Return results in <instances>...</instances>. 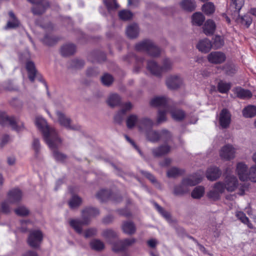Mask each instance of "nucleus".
I'll use <instances>...</instances> for the list:
<instances>
[{"mask_svg":"<svg viewBox=\"0 0 256 256\" xmlns=\"http://www.w3.org/2000/svg\"><path fill=\"white\" fill-rule=\"evenodd\" d=\"M135 48L137 51L146 52L150 56L156 57L160 56V50L150 40H145L136 44Z\"/></svg>","mask_w":256,"mask_h":256,"instance_id":"20e7f679","label":"nucleus"},{"mask_svg":"<svg viewBox=\"0 0 256 256\" xmlns=\"http://www.w3.org/2000/svg\"><path fill=\"white\" fill-rule=\"evenodd\" d=\"M224 190L232 192L235 190L238 186V180L234 176H227L224 180Z\"/></svg>","mask_w":256,"mask_h":256,"instance_id":"2eb2a0df","label":"nucleus"},{"mask_svg":"<svg viewBox=\"0 0 256 256\" xmlns=\"http://www.w3.org/2000/svg\"><path fill=\"white\" fill-rule=\"evenodd\" d=\"M221 172L216 167H210L208 168L206 172L207 178L211 181H214L220 178Z\"/></svg>","mask_w":256,"mask_h":256,"instance_id":"6ab92c4d","label":"nucleus"},{"mask_svg":"<svg viewBox=\"0 0 256 256\" xmlns=\"http://www.w3.org/2000/svg\"><path fill=\"white\" fill-rule=\"evenodd\" d=\"M96 233V230L95 228H92L87 230L84 232V236L86 238H89L94 236Z\"/></svg>","mask_w":256,"mask_h":256,"instance_id":"338daca9","label":"nucleus"},{"mask_svg":"<svg viewBox=\"0 0 256 256\" xmlns=\"http://www.w3.org/2000/svg\"><path fill=\"white\" fill-rule=\"evenodd\" d=\"M252 22V18L248 16H244L241 18V22L242 24L246 26L248 28L251 24Z\"/></svg>","mask_w":256,"mask_h":256,"instance_id":"69168bd1","label":"nucleus"},{"mask_svg":"<svg viewBox=\"0 0 256 256\" xmlns=\"http://www.w3.org/2000/svg\"><path fill=\"white\" fill-rule=\"evenodd\" d=\"M32 148L36 152H38L40 150V141L37 138H34L32 142Z\"/></svg>","mask_w":256,"mask_h":256,"instance_id":"774afa93","label":"nucleus"},{"mask_svg":"<svg viewBox=\"0 0 256 256\" xmlns=\"http://www.w3.org/2000/svg\"><path fill=\"white\" fill-rule=\"evenodd\" d=\"M22 198V192L18 188L14 189L9 192L8 195V200L11 204L16 203Z\"/></svg>","mask_w":256,"mask_h":256,"instance_id":"f3484780","label":"nucleus"},{"mask_svg":"<svg viewBox=\"0 0 256 256\" xmlns=\"http://www.w3.org/2000/svg\"><path fill=\"white\" fill-rule=\"evenodd\" d=\"M236 152V150L232 146L226 144L221 148L220 156L222 159L229 160L234 158Z\"/></svg>","mask_w":256,"mask_h":256,"instance_id":"9d476101","label":"nucleus"},{"mask_svg":"<svg viewBox=\"0 0 256 256\" xmlns=\"http://www.w3.org/2000/svg\"><path fill=\"white\" fill-rule=\"evenodd\" d=\"M60 144H61L60 145H58L57 147L51 149L54 150L53 156L54 159L58 162H64L67 158L66 155L56 150V148H57Z\"/></svg>","mask_w":256,"mask_h":256,"instance_id":"79ce46f5","label":"nucleus"},{"mask_svg":"<svg viewBox=\"0 0 256 256\" xmlns=\"http://www.w3.org/2000/svg\"><path fill=\"white\" fill-rule=\"evenodd\" d=\"M212 44L208 38H204L199 41L196 45L198 49L202 52L207 53L211 49Z\"/></svg>","mask_w":256,"mask_h":256,"instance_id":"aec40b11","label":"nucleus"},{"mask_svg":"<svg viewBox=\"0 0 256 256\" xmlns=\"http://www.w3.org/2000/svg\"><path fill=\"white\" fill-rule=\"evenodd\" d=\"M167 102L166 98L164 96H156L150 101V105L152 106H164Z\"/></svg>","mask_w":256,"mask_h":256,"instance_id":"f704fd0d","label":"nucleus"},{"mask_svg":"<svg viewBox=\"0 0 256 256\" xmlns=\"http://www.w3.org/2000/svg\"><path fill=\"white\" fill-rule=\"evenodd\" d=\"M202 28L204 32L206 35H212L215 31L216 24L213 20H208L205 22Z\"/></svg>","mask_w":256,"mask_h":256,"instance_id":"c85d7f7f","label":"nucleus"},{"mask_svg":"<svg viewBox=\"0 0 256 256\" xmlns=\"http://www.w3.org/2000/svg\"><path fill=\"white\" fill-rule=\"evenodd\" d=\"M82 199L77 196H73L69 201V206L71 208H74L79 206L82 203Z\"/></svg>","mask_w":256,"mask_h":256,"instance_id":"8fccbe9b","label":"nucleus"},{"mask_svg":"<svg viewBox=\"0 0 256 256\" xmlns=\"http://www.w3.org/2000/svg\"><path fill=\"white\" fill-rule=\"evenodd\" d=\"M219 124L222 128H229L231 122V114L226 108L222 110L219 116Z\"/></svg>","mask_w":256,"mask_h":256,"instance_id":"9b49d317","label":"nucleus"},{"mask_svg":"<svg viewBox=\"0 0 256 256\" xmlns=\"http://www.w3.org/2000/svg\"><path fill=\"white\" fill-rule=\"evenodd\" d=\"M118 16L120 19L128 20L132 19L133 14L129 10H122L119 12Z\"/></svg>","mask_w":256,"mask_h":256,"instance_id":"3c124183","label":"nucleus"},{"mask_svg":"<svg viewBox=\"0 0 256 256\" xmlns=\"http://www.w3.org/2000/svg\"><path fill=\"white\" fill-rule=\"evenodd\" d=\"M234 92L236 96L241 99L249 98L252 96L250 90L240 87L236 88L234 90Z\"/></svg>","mask_w":256,"mask_h":256,"instance_id":"c756f323","label":"nucleus"},{"mask_svg":"<svg viewBox=\"0 0 256 256\" xmlns=\"http://www.w3.org/2000/svg\"><path fill=\"white\" fill-rule=\"evenodd\" d=\"M122 228L123 232L128 235H132L136 232V228L134 224L132 222H123Z\"/></svg>","mask_w":256,"mask_h":256,"instance_id":"a878e982","label":"nucleus"},{"mask_svg":"<svg viewBox=\"0 0 256 256\" xmlns=\"http://www.w3.org/2000/svg\"><path fill=\"white\" fill-rule=\"evenodd\" d=\"M170 113L172 118L176 121L182 120L186 116L185 112L183 110L178 108L172 110Z\"/></svg>","mask_w":256,"mask_h":256,"instance_id":"2f4dec72","label":"nucleus"},{"mask_svg":"<svg viewBox=\"0 0 256 256\" xmlns=\"http://www.w3.org/2000/svg\"><path fill=\"white\" fill-rule=\"evenodd\" d=\"M28 1L34 4L32 10L35 14H43L49 6L48 2L46 0H28Z\"/></svg>","mask_w":256,"mask_h":256,"instance_id":"1a4fd4ad","label":"nucleus"},{"mask_svg":"<svg viewBox=\"0 0 256 256\" xmlns=\"http://www.w3.org/2000/svg\"><path fill=\"white\" fill-rule=\"evenodd\" d=\"M136 242L134 238H126L120 240L113 244L112 250L115 252H118L124 250L128 246H132Z\"/></svg>","mask_w":256,"mask_h":256,"instance_id":"6e6552de","label":"nucleus"},{"mask_svg":"<svg viewBox=\"0 0 256 256\" xmlns=\"http://www.w3.org/2000/svg\"><path fill=\"white\" fill-rule=\"evenodd\" d=\"M242 116L246 118H252L256 116V106L248 105L242 111Z\"/></svg>","mask_w":256,"mask_h":256,"instance_id":"7c9ffc66","label":"nucleus"},{"mask_svg":"<svg viewBox=\"0 0 256 256\" xmlns=\"http://www.w3.org/2000/svg\"><path fill=\"white\" fill-rule=\"evenodd\" d=\"M202 10L206 14H210L214 12V6L212 3L208 2L203 5Z\"/></svg>","mask_w":256,"mask_h":256,"instance_id":"de8ad7c7","label":"nucleus"},{"mask_svg":"<svg viewBox=\"0 0 256 256\" xmlns=\"http://www.w3.org/2000/svg\"><path fill=\"white\" fill-rule=\"evenodd\" d=\"M10 204L11 203L10 202L8 199L2 203L1 208L3 212L8 214L10 212Z\"/></svg>","mask_w":256,"mask_h":256,"instance_id":"052dcab7","label":"nucleus"},{"mask_svg":"<svg viewBox=\"0 0 256 256\" xmlns=\"http://www.w3.org/2000/svg\"><path fill=\"white\" fill-rule=\"evenodd\" d=\"M43 234L39 230H33L30 232L27 242L28 245L33 248H38L42 240Z\"/></svg>","mask_w":256,"mask_h":256,"instance_id":"39448f33","label":"nucleus"},{"mask_svg":"<svg viewBox=\"0 0 256 256\" xmlns=\"http://www.w3.org/2000/svg\"><path fill=\"white\" fill-rule=\"evenodd\" d=\"M7 124H9L12 128L16 131L20 130L23 127V124L16 118L0 114V124L2 126H5Z\"/></svg>","mask_w":256,"mask_h":256,"instance_id":"423d86ee","label":"nucleus"},{"mask_svg":"<svg viewBox=\"0 0 256 256\" xmlns=\"http://www.w3.org/2000/svg\"><path fill=\"white\" fill-rule=\"evenodd\" d=\"M60 52L63 56H68L74 54L76 47L73 44H66L62 48Z\"/></svg>","mask_w":256,"mask_h":256,"instance_id":"72a5a7b5","label":"nucleus"},{"mask_svg":"<svg viewBox=\"0 0 256 256\" xmlns=\"http://www.w3.org/2000/svg\"><path fill=\"white\" fill-rule=\"evenodd\" d=\"M15 213L20 216H26L29 213V210L24 206H20L14 210Z\"/></svg>","mask_w":256,"mask_h":256,"instance_id":"603ef678","label":"nucleus"},{"mask_svg":"<svg viewBox=\"0 0 256 256\" xmlns=\"http://www.w3.org/2000/svg\"><path fill=\"white\" fill-rule=\"evenodd\" d=\"M220 68L223 70L228 75H232L236 72L235 66L232 64H226Z\"/></svg>","mask_w":256,"mask_h":256,"instance_id":"09e8293b","label":"nucleus"},{"mask_svg":"<svg viewBox=\"0 0 256 256\" xmlns=\"http://www.w3.org/2000/svg\"><path fill=\"white\" fill-rule=\"evenodd\" d=\"M103 236L106 238H114L117 236V234L114 230L108 229L104 231Z\"/></svg>","mask_w":256,"mask_h":256,"instance_id":"bf43d9fd","label":"nucleus"},{"mask_svg":"<svg viewBox=\"0 0 256 256\" xmlns=\"http://www.w3.org/2000/svg\"><path fill=\"white\" fill-rule=\"evenodd\" d=\"M204 20L205 18L201 12H195L192 16V22L193 24H195L198 26H202L204 21Z\"/></svg>","mask_w":256,"mask_h":256,"instance_id":"c9c22d12","label":"nucleus"},{"mask_svg":"<svg viewBox=\"0 0 256 256\" xmlns=\"http://www.w3.org/2000/svg\"><path fill=\"white\" fill-rule=\"evenodd\" d=\"M146 137L148 140L156 142L160 140V132L150 130L147 132Z\"/></svg>","mask_w":256,"mask_h":256,"instance_id":"a18cd8bd","label":"nucleus"},{"mask_svg":"<svg viewBox=\"0 0 256 256\" xmlns=\"http://www.w3.org/2000/svg\"><path fill=\"white\" fill-rule=\"evenodd\" d=\"M204 188L202 186H198L194 188L191 194L194 198L198 199L202 197L204 194Z\"/></svg>","mask_w":256,"mask_h":256,"instance_id":"ea45409f","label":"nucleus"},{"mask_svg":"<svg viewBox=\"0 0 256 256\" xmlns=\"http://www.w3.org/2000/svg\"><path fill=\"white\" fill-rule=\"evenodd\" d=\"M248 180L256 182V165L252 166L249 170Z\"/></svg>","mask_w":256,"mask_h":256,"instance_id":"13d9d810","label":"nucleus"},{"mask_svg":"<svg viewBox=\"0 0 256 256\" xmlns=\"http://www.w3.org/2000/svg\"><path fill=\"white\" fill-rule=\"evenodd\" d=\"M26 69L28 71V77L30 80L32 82H34L38 74L34 63L32 61H28L26 64Z\"/></svg>","mask_w":256,"mask_h":256,"instance_id":"4be33fe9","label":"nucleus"},{"mask_svg":"<svg viewBox=\"0 0 256 256\" xmlns=\"http://www.w3.org/2000/svg\"><path fill=\"white\" fill-rule=\"evenodd\" d=\"M35 124L42 132L44 139L50 148H55L62 143L55 128L48 126L44 119L38 116L36 118Z\"/></svg>","mask_w":256,"mask_h":256,"instance_id":"f257e3e1","label":"nucleus"},{"mask_svg":"<svg viewBox=\"0 0 256 256\" xmlns=\"http://www.w3.org/2000/svg\"><path fill=\"white\" fill-rule=\"evenodd\" d=\"M182 84V78L176 75L170 76L166 80L167 86L170 89H175L180 87Z\"/></svg>","mask_w":256,"mask_h":256,"instance_id":"dca6fc26","label":"nucleus"},{"mask_svg":"<svg viewBox=\"0 0 256 256\" xmlns=\"http://www.w3.org/2000/svg\"><path fill=\"white\" fill-rule=\"evenodd\" d=\"M184 173V170L176 167L170 168L167 172V176L168 178H174Z\"/></svg>","mask_w":256,"mask_h":256,"instance_id":"c03bdc74","label":"nucleus"},{"mask_svg":"<svg viewBox=\"0 0 256 256\" xmlns=\"http://www.w3.org/2000/svg\"><path fill=\"white\" fill-rule=\"evenodd\" d=\"M104 3L108 12L116 10L118 8V5L116 2V0H104Z\"/></svg>","mask_w":256,"mask_h":256,"instance_id":"49530a36","label":"nucleus"},{"mask_svg":"<svg viewBox=\"0 0 256 256\" xmlns=\"http://www.w3.org/2000/svg\"><path fill=\"white\" fill-rule=\"evenodd\" d=\"M153 122L148 118H140L138 123V128L140 132H144L153 126Z\"/></svg>","mask_w":256,"mask_h":256,"instance_id":"a211bd4d","label":"nucleus"},{"mask_svg":"<svg viewBox=\"0 0 256 256\" xmlns=\"http://www.w3.org/2000/svg\"><path fill=\"white\" fill-rule=\"evenodd\" d=\"M236 218L240 220L242 223L247 224L248 228H252V225L250 222L246 214L242 212H237L236 214Z\"/></svg>","mask_w":256,"mask_h":256,"instance_id":"a19ab883","label":"nucleus"},{"mask_svg":"<svg viewBox=\"0 0 256 256\" xmlns=\"http://www.w3.org/2000/svg\"><path fill=\"white\" fill-rule=\"evenodd\" d=\"M166 112L165 110H160L158 113L157 122L158 123H162L166 121Z\"/></svg>","mask_w":256,"mask_h":256,"instance_id":"e2e57ef3","label":"nucleus"},{"mask_svg":"<svg viewBox=\"0 0 256 256\" xmlns=\"http://www.w3.org/2000/svg\"><path fill=\"white\" fill-rule=\"evenodd\" d=\"M180 6L182 9L187 12L194 11L196 8L194 0H182L180 3Z\"/></svg>","mask_w":256,"mask_h":256,"instance_id":"b1692460","label":"nucleus"},{"mask_svg":"<svg viewBox=\"0 0 256 256\" xmlns=\"http://www.w3.org/2000/svg\"><path fill=\"white\" fill-rule=\"evenodd\" d=\"M236 172L240 180L244 182L248 180L249 170L248 166L244 163L240 162L237 164Z\"/></svg>","mask_w":256,"mask_h":256,"instance_id":"ddd939ff","label":"nucleus"},{"mask_svg":"<svg viewBox=\"0 0 256 256\" xmlns=\"http://www.w3.org/2000/svg\"><path fill=\"white\" fill-rule=\"evenodd\" d=\"M170 150V147L168 144L160 146L152 150V152L154 156H160L168 154Z\"/></svg>","mask_w":256,"mask_h":256,"instance_id":"5701e85b","label":"nucleus"},{"mask_svg":"<svg viewBox=\"0 0 256 256\" xmlns=\"http://www.w3.org/2000/svg\"><path fill=\"white\" fill-rule=\"evenodd\" d=\"M224 44V40L220 36H216L214 39L213 46L214 48H220Z\"/></svg>","mask_w":256,"mask_h":256,"instance_id":"5fc2aeb1","label":"nucleus"},{"mask_svg":"<svg viewBox=\"0 0 256 256\" xmlns=\"http://www.w3.org/2000/svg\"><path fill=\"white\" fill-rule=\"evenodd\" d=\"M232 1L236 11L238 14L240 10L244 4V0H232Z\"/></svg>","mask_w":256,"mask_h":256,"instance_id":"4d7b16f0","label":"nucleus"},{"mask_svg":"<svg viewBox=\"0 0 256 256\" xmlns=\"http://www.w3.org/2000/svg\"><path fill=\"white\" fill-rule=\"evenodd\" d=\"M127 36L130 38H136L139 34V28L136 24L129 25L126 30Z\"/></svg>","mask_w":256,"mask_h":256,"instance_id":"393cba45","label":"nucleus"},{"mask_svg":"<svg viewBox=\"0 0 256 256\" xmlns=\"http://www.w3.org/2000/svg\"><path fill=\"white\" fill-rule=\"evenodd\" d=\"M171 136L170 133L166 130H163L160 132V140L167 142L170 139Z\"/></svg>","mask_w":256,"mask_h":256,"instance_id":"864d4df0","label":"nucleus"},{"mask_svg":"<svg viewBox=\"0 0 256 256\" xmlns=\"http://www.w3.org/2000/svg\"><path fill=\"white\" fill-rule=\"evenodd\" d=\"M202 178V174L198 172L183 178L180 184L174 186L173 194L177 196H182L188 194L190 190V187L200 183Z\"/></svg>","mask_w":256,"mask_h":256,"instance_id":"f03ea898","label":"nucleus"},{"mask_svg":"<svg viewBox=\"0 0 256 256\" xmlns=\"http://www.w3.org/2000/svg\"><path fill=\"white\" fill-rule=\"evenodd\" d=\"M226 55L220 52H213L208 56V62L214 64L222 63L226 60Z\"/></svg>","mask_w":256,"mask_h":256,"instance_id":"4468645a","label":"nucleus"},{"mask_svg":"<svg viewBox=\"0 0 256 256\" xmlns=\"http://www.w3.org/2000/svg\"><path fill=\"white\" fill-rule=\"evenodd\" d=\"M230 82H226L223 81H220L218 84V89L220 92L222 94L227 93L231 88Z\"/></svg>","mask_w":256,"mask_h":256,"instance_id":"4c0bfd02","label":"nucleus"},{"mask_svg":"<svg viewBox=\"0 0 256 256\" xmlns=\"http://www.w3.org/2000/svg\"><path fill=\"white\" fill-rule=\"evenodd\" d=\"M174 62L172 60L169 58H164L160 66L162 74L163 72H166L172 70L173 68Z\"/></svg>","mask_w":256,"mask_h":256,"instance_id":"473e14b6","label":"nucleus"},{"mask_svg":"<svg viewBox=\"0 0 256 256\" xmlns=\"http://www.w3.org/2000/svg\"><path fill=\"white\" fill-rule=\"evenodd\" d=\"M125 115L124 112L120 110L114 116V120L118 123H120L123 119L124 116Z\"/></svg>","mask_w":256,"mask_h":256,"instance_id":"0e129e2a","label":"nucleus"},{"mask_svg":"<svg viewBox=\"0 0 256 256\" xmlns=\"http://www.w3.org/2000/svg\"><path fill=\"white\" fill-rule=\"evenodd\" d=\"M99 214L98 209L94 208H88L82 211V220H72L70 222V226L78 234L82 232V226L88 223V219L91 216H94Z\"/></svg>","mask_w":256,"mask_h":256,"instance_id":"7ed1b4c3","label":"nucleus"},{"mask_svg":"<svg viewBox=\"0 0 256 256\" xmlns=\"http://www.w3.org/2000/svg\"><path fill=\"white\" fill-rule=\"evenodd\" d=\"M8 14L10 18L6 26V29L15 28L18 27L20 25V22L17 19L14 13L10 11L8 12Z\"/></svg>","mask_w":256,"mask_h":256,"instance_id":"bb28decb","label":"nucleus"},{"mask_svg":"<svg viewBox=\"0 0 256 256\" xmlns=\"http://www.w3.org/2000/svg\"><path fill=\"white\" fill-rule=\"evenodd\" d=\"M146 68L152 74L156 76H161L162 72L160 66L154 60L148 61Z\"/></svg>","mask_w":256,"mask_h":256,"instance_id":"412c9836","label":"nucleus"},{"mask_svg":"<svg viewBox=\"0 0 256 256\" xmlns=\"http://www.w3.org/2000/svg\"><path fill=\"white\" fill-rule=\"evenodd\" d=\"M56 114L58 122L60 126L65 127L68 130H78L76 126L72 124L70 118L66 116L63 112L58 111Z\"/></svg>","mask_w":256,"mask_h":256,"instance_id":"f8f14e48","label":"nucleus"},{"mask_svg":"<svg viewBox=\"0 0 256 256\" xmlns=\"http://www.w3.org/2000/svg\"><path fill=\"white\" fill-rule=\"evenodd\" d=\"M107 102L110 106L114 107L120 104V98L117 94H112L109 96Z\"/></svg>","mask_w":256,"mask_h":256,"instance_id":"e433bc0d","label":"nucleus"},{"mask_svg":"<svg viewBox=\"0 0 256 256\" xmlns=\"http://www.w3.org/2000/svg\"><path fill=\"white\" fill-rule=\"evenodd\" d=\"M110 192L108 190H101L96 194L98 199L102 202L106 200L110 196Z\"/></svg>","mask_w":256,"mask_h":256,"instance_id":"58836bf2","label":"nucleus"},{"mask_svg":"<svg viewBox=\"0 0 256 256\" xmlns=\"http://www.w3.org/2000/svg\"><path fill=\"white\" fill-rule=\"evenodd\" d=\"M90 246L92 249L96 251H100L104 248L103 242L98 240H92L90 243Z\"/></svg>","mask_w":256,"mask_h":256,"instance_id":"37998d69","label":"nucleus"},{"mask_svg":"<svg viewBox=\"0 0 256 256\" xmlns=\"http://www.w3.org/2000/svg\"><path fill=\"white\" fill-rule=\"evenodd\" d=\"M154 206L158 211L165 218L168 219L170 217V214L165 211L158 204L154 203Z\"/></svg>","mask_w":256,"mask_h":256,"instance_id":"680f3d73","label":"nucleus"},{"mask_svg":"<svg viewBox=\"0 0 256 256\" xmlns=\"http://www.w3.org/2000/svg\"><path fill=\"white\" fill-rule=\"evenodd\" d=\"M102 84L106 86H109L113 82V78L109 74H104L101 78Z\"/></svg>","mask_w":256,"mask_h":256,"instance_id":"6e6d98bb","label":"nucleus"},{"mask_svg":"<svg viewBox=\"0 0 256 256\" xmlns=\"http://www.w3.org/2000/svg\"><path fill=\"white\" fill-rule=\"evenodd\" d=\"M138 116L135 114H131L129 115L126 120V126L129 129H132L134 127L138 128V123L140 120Z\"/></svg>","mask_w":256,"mask_h":256,"instance_id":"cd10ccee","label":"nucleus"},{"mask_svg":"<svg viewBox=\"0 0 256 256\" xmlns=\"http://www.w3.org/2000/svg\"><path fill=\"white\" fill-rule=\"evenodd\" d=\"M224 192V187L223 183L218 182L214 184L212 190L207 194L208 198L212 200H217L220 199V194Z\"/></svg>","mask_w":256,"mask_h":256,"instance_id":"0eeeda50","label":"nucleus"}]
</instances>
